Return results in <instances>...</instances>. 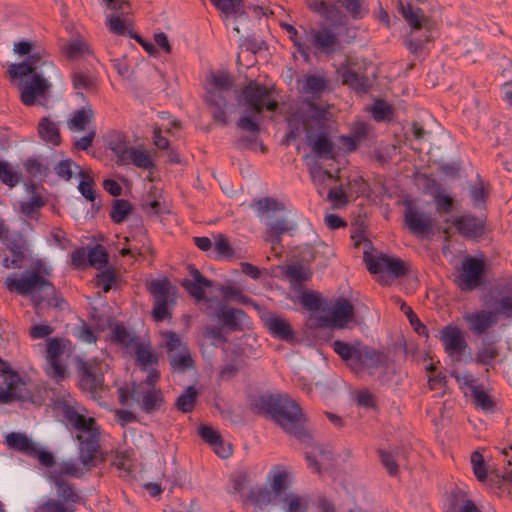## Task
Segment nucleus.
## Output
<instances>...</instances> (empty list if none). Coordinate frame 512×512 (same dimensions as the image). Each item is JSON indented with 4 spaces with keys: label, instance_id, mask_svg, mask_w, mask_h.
Listing matches in <instances>:
<instances>
[{
    "label": "nucleus",
    "instance_id": "nucleus-25",
    "mask_svg": "<svg viewBox=\"0 0 512 512\" xmlns=\"http://www.w3.org/2000/svg\"><path fill=\"white\" fill-rule=\"evenodd\" d=\"M182 285L191 296L200 301L205 299V290L212 287V282L197 269L191 268L189 278L184 279Z\"/></svg>",
    "mask_w": 512,
    "mask_h": 512
},
{
    "label": "nucleus",
    "instance_id": "nucleus-58",
    "mask_svg": "<svg viewBox=\"0 0 512 512\" xmlns=\"http://www.w3.org/2000/svg\"><path fill=\"white\" fill-rule=\"evenodd\" d=\"M497 356L498 351L496 348L490 345L484 346L476 354V362L483 365H489Z\"/></svg>",
    "mask_w": 512,
    "mask_h": 512
},
{
    "label": "nucleus",
    "instance_id": "nucleus-53",
    "mask_svg": "<svg viewBox=\"0 0 512 512\" xmlns=\"http://www.w3.org/2000/svg\"><path fill=\"white\" fill-rule=\"evenodd\" d=\"M275 497L273 491H269L267 489H259L253 495V502L255 506L259 509H265L268 507Z\"/></svg>",
    "mask_w": 512,
    "mask_h": 512
},
{
    "label": "nucleus",
    "instance_id": "nucleus-46",
    "mask_svg": "<svg viewBox=\"0 0 512 512\" xmlns=\"http://www.w3.org/2000/svg\"><path fill=\"white\" fill-rule=\"evenodd\" d=\"M310 174L314 184L318 187V191L320 194L323 193L325 189V183L330 180L336 179V177L329 171L324 170L320 166H314L310 170Z\"/></svg>",
    "mask_w": 512,
    "mask_h": 512
},
{
    "label": "nucleus",
    "instance_id": "nucleus-52",
    "mask_svg": "<svg viewBox=\"0 0 512 512\" xmlns=\"http://www.w3.org/2000/svg\"><path fill=\"white\" fill-rule=\"evenodd\" d=\"M214 247L220 257L231 258L233 256V249L223 234L214 236Z\"/></svg>",
    "mask_w": 512,
    "mask_h": 512
},
{
    "label": "nucleus",
    "instance_id": "nucleus-54",
    "mask_svg": "<svg viewBox=\"0 0 512 512\" xmlns=\"http://www.w3.org/2000/svg\"><path fill=\"white\" fill-rule=\"evenodd\" d=\"M345 7L353 18H362L368 12L364 0H345Z\"/></svg>",
    "mask_w": 512,
    "mask_h": 512
},
{
    "label": "nucleus",
    "instance_id": "nucleus-33",
    "mask_svg": "<svg viewBox=\"0 0 512 512\" xmlns=\"http://www.w3.org/2000/svg\"><path fill=\"white\" fill-rule=\"evenodd\" d=\"M5 443L12 449H15L27 456L36 453V444L25 434L19 432L9 433L5 438Z\"/></svg>",
    "mask_w": 512,
    "mask_h": 512
},
{
    "label": "nucleus",
    "instance_id": "nucleus-6",
    "mask_svg": "<svg viewBox=\"0 0 512 512\" xmlns=\"http://www.w3.org/2000/svg\"><path fill=\"white\" fill-rule=\"evenodd\" d=\"M239 104L246 108L248 114L241 116L237 125L249 132H257L259 130L256 122L257 115L264 109L274 111L278 106L272 91L257 82H250L244 88Z\"/></svg>",
    "mask_w": 512,
    "mask_h": 512
},
{
    "label": "nucleus",
    "instance_id": "nucleus-42",
    "mask_svg": "<svg viewBox=\"0 0 512 512\" xmlns=\"http://www.w3.org/2000/svg\"><path fill=\"white\" fill-rule=\"evenodd\" d=\"M21 175L16 168L6 161H0V180L11 187L20 182Z\"/></svg>",
    "mask_w": 512,
    "mask_h": 512
},
{
    "label": "nucleus",
    "instance_id": "nucleus-26",
    "mask_svg": "<svg viewBox=\"0 0 512 512\" xmlns=\"http://www.w3.org/2000/svg\"><path fill=\"white\" fill-rule=\"evenodd\" d=\"M333 349L344 361L347 362L352 370L360 365L359 361L361 359V353L364 349L362 344H349L337 340L333 342Z\"/></svg>",
    "mask_w": 512,
    "mask_h": 512
},
{
    "label": "nucleus",
    "instance_id": "nucleus-13",
    "mask_svg": "<svg viewBox=\"0 0 512 512\" xmlns=\"http://www.w3.org/2000/svg\"><path fill=\"white\" fill-rule=\"evenodd\" d=\"M169 362L174 371L183 372L193 366V360L187 345L174 332L162 334Z\"/></svg>",
    "mask_w": 512,
    "mask_h": 512
},
{
    "label": "nucleus",
    "instance_id": "nucleus-38",
    "mask_svg": "<svg viewBox=\"0 0 512 512\" xmlns=\"http://www.w3.org/2000/svg\"><path fill=\"white\" fill-rule=\"evenodd\" d=\"M456 229L463 235L476 236L481 233L482 222L471 216H462L454 221Z\"/></svg>",
    "mask_w": 512,
    "mask_h": 512
},
{
    "label": "nucleus",
    "instance_id": "nucleus-27",
    "mask_svg": "<svg viewBox=\"0 0 512 512\" xmlns=\"http://www.w3.org/2000/svg\"><path fill=\"white\" fill-rule=\"evenodd\" d=\"M212 3L219 9L226 18L234 17L235 25L233 30L239 34L240 27L237 24L238 21H242L246 18L242 0H211Z\"/></svg>",
    "mask_w": 512,
    "mask_h": 512
},
{
    "label": "nucleus",
    "instance_id": "nucleus-9",
    "mask_svg": "<svg viewBox=\"0 0 512 512\" xmlns=\"http://www.w3.org/2000/svg\"><path fill=\"white\" fill-rule=\"evenodd\" d=\"M304 43L306 44L307 53L302 56L305 61H309L312 51L314 53L330 54L335 52L339 46L336 33L327 27L304 29Z\"/></svg>",
    "mask_w": 512,
    "mask_h": 512
},
{
    "label": "nucleus",
    "instance_id": "nucleus-49",
    "mask_svg": "<svg viewBox=\"0 0 512 512\" xmlns=\"http://www.w3.org/2000/svg\"><path fill=\"white\" fill-rule=\"evenodd\" d=\"M197 396V391L193 387H189L183 394L177 399V407L182 412H190L194 405Z\"/></svg>",
    "mask_w": 512,
    "mask_h": 512
},
{
    "label": "nucleus",
    "instance_id": "nucleus-57",
    "mask_svg": "<svg viewBox=\"0 0 512 512\" xmlns=\"http://www.w3.org/2000/svg\"><path fill=\"white\" fill-rule=\"evenodd\" d=\"M283 27L289 33L290 39L297 47L298 52L301 55H306L307 49L306 44L304 43V33L302 35H299L297 29L290 24H284Z\"/></svg>",
    "mask_w": 512,
    "mask_h": 512
},
{
    "label": "nucleus",
    "instance_id": "nucleus-47",
    "mask_svg": "<svg viewBox=\"0 0 512 512\" xmlns=\"http://www.w3.org/2000/svg\"><path fill=\"white\" fill-rule=\"evenodd\" d=\"M88 261L89 264L96 269L105 267L108 262V255L104 247L101 245H96L90 249L88 253Z\"/></svg>",
    "mask_w": 512,
    "mask_h": 512
},
{
    "label": "nucleus",
    "instance_id": "nucleus-15",
    "mask_svg": "<svg viewBox=\"0 0 512 512\" xmlns=\"http://www.w3.org/2000/svg\"><path fill=\"white\" fill-rule=\"evenodd\" d=\"M149 290L154 296L153 316L156 321L169 317V304L174 302L175 289L166 278L150 282Z\"/></svg>",
    "mask_w": 512,
    "mask_h": 512
},
{
    "label": "nucleus",
    "instance_id": "nucleus-45",
    "mask_svg": "<svg viewBox=\"0 0 512 512\" xmlns=\"http://www.w3.org/2000/svg\"><path fill=\"white\" fill-rule=\"evenodd\" d=\"M54 170L59 177L68 181L72 178L73 175L79 176V170L83 169L76 163H74L72 160L66 159L59 162L55 166Z\"/></svg>",
    "mask_w": 512,
    "mask_h": 512
},
{
    "label": "nucleus",
    "instance_id": "nucleus-43",
    "mask_svg": "<svg viewBox=\"0 0 512 512\" xmlns=\"http://www.w3.org/2000/svg\"><path fill=\"white\" fill-rule=\"evenodd\" d=\"M132 211V205L123 199L114 201L110 216L115 223L123 222Z\"/></svg>",
    "mask_w": 512,
    "mask_h": 512
},
{
    "label": "nucleus",
    "instance_id": "nucleus-61",
    "mask_svg": "<svg viewBox=\"0 0 512 512\" xmlns=\"http://www.w3.org/2000/svg\"><path fill=\"white\" fill-rule=\"evenodd\" d=\"M495 313L512 318V293L502 296L495 304Z\"/></svg>",
    "mask_w": 512,
    "mask_h": 512
},
{
    "label": "nucleus",
    "instance_id": "nucleus-31",
    "mask_svg": "<svg viewBox=\"0 0 512 512\" xmlns=\"http://www.w3.org/2000/svg\"><path fill=\"white\" fill-rule=\"evenodd\" d=\"M265 326L269 332L282 340H290L293 337V332L290 324L284 318L277 315H269L265 318Z\"/></svg>",
    "mask_w": 512,
    "mask_h": 512
},
{
    "label": "nucleus",
    "instance_id": "nucleus-35",
    "mask_svg": "<svg viewBox=\"0 0 512 512\" xmlns=\"http://www.w3.org/2000/svg\"><path fill=\"white\" fill-rule=\"evenodd\" d=\"M111 339L125 348L128 353L140 342L131 331L118 324L111 328Z\"/></svg>",
    "mask_w": 512,
    "mask_h": 512
},
{
    "label": "nucleus",
    "instance_id": "nucleus-17",
    "mask_svg": "<svg viewBox=\"0 0 512 512\" xmlns=\"http://www.w3.org/2000/svg\"><path fill=\"white\" fill-rule=\"evenodd\" d=\"M130 354L135 356L141 371L146 374L144 379H147V383H157L160 379V372L157 369L159 357L152 349L151 345L147 342L140 341L133 350L130 351Z\"/></svg>",
    "mask_w": 512,
    "mask_h": 512
},
{
    "label": "nucleus",
    "instance_id": "nucleus-1",
    "mask_svg": "<svg viewBox=\"0 0 512 512\" xmlns=\"http://www.w3.org/2000/svg\"><path fill=\"white\" fill-rule=\"evenodd\" d=\"M259 412L268 414L286 433L307 444L305 450L308 467L320 472L331 460V453L320 446H312V437L305 428V417L299 406L287 395H263L256 403Z\"/></svg>",
    "mask_w": 512,
    "mask_h": 512
},
{
    "label": "nucleus",
    "instance_id": "nucleus-24",
    "mask_svg": "<svg viewBox=\"0 0 512 512\" xmlns=\"http://www.w3.org/2000/svg\"><path fill=\"white\" fill-rule=\"evenodd\" d=\"M463 319L468 324L469 329L475 334H482L493 327L497 321V313L489 310H478L467 312Z\"/></svg>",
    "mask_w": 512,
    "mask_h": 512
},
{
    "label": "nucleus",
    "instance_id": "nucleus-7",
    "mask_svg": "<svg viewBox=\"0 0 512 512\" xmlns=\"http://www.w3.org/2000/svg\"><path fill=\"white\" fill-rule=\"evenodd\" d=\"M258 216L268 226L266 240L273 245L280 243V235L288 230L286 219H274L273 214L284 210V206L272 198H264L255 203Z\"/></svg>",
    "mask_w": 512,
    "mask_h": 512
},
{
    "label": "nucleus",
    "instance_id": "nucleus-62",
    "mask_svg": "<svg viewBox=\"0 0 512 512\" xmlns=\"http://www.w3.org/2000/svg\"><path fill=\"white\" fill-rule=\"evenodd\" d=\"M301 303L305 308L315 311L321 307V298L315 292H304L301 296Z\"/></svg>",
    "mask_w": 512,
    "mask_h": 512
},
{
    "label": "nucleus",
    "instance_id": "nucleus-59",
    "mask_svg": "<svg viewBox=\"0 0 512 512\" xmlns=\"http://www.w3.org/2000/svg\"><path fill=\"white\" fill-rule=\"evenodd\" d=\"M286 277L293 283H301L308 279L309 273L301 265H291L286 270Z\"/></svg>",
    "mask_w": 512,
    "mask_h": 512
},
{
    "label": "nucleus",
    "instance_id": "nucleus-23",
    "mask_svg": "<svg viewBox=\"0 0 512 512\" xmlns=\"http://www.w3.org/2000/svg\"><path fill=\"white\" fill-rule=\"evenodd\" d=\"M231 88L232 80L227 72H211L207 76V98L212 105H224L226 100L223 94L228 92Z\"/></svg>",
    "mask_w": 512,
    "mask_h": 512
},
{
    "label": "nucleus",
    "instance_id": "nucleus-32",
    "mask_svg": "<svg viewBox=\"0 0 512 512\" xmlns=\"http://www.w3.org/2000/svg\"><path fill=\"white\" fill-rule=\"evenodd\" d=\"M399 11L412 29H420L428 24V18L424 12L410 3H400Z\"/></svg>",
    "mask_w": 512,
    "mask_h": 512
},
{
    "label": "nucleus",
    "instance_id": "nucleus-16",
    "mask_svg": "<svg viewBox=\"0 0 512 512\" xmlns=\"http://www.w3.org/2000/svg\"><path fill=\"white\" fill-rule=\"evenodd\" d=\"M368 270L373 274H379L380 280L386 284L385 277H401L407 272V265L399 258L381 254L377 257H364Z\"/></svg>",
    "mask_w": 512,
    "mask_h": 512
},
{
    "label": "nucleus",
    "instance_id": "nucleus-12",
    "mask_svg": "<svg viewBox=\"0 0 512 512\" xmlns=\"http://www.w3.org/2000/svg\"><path fill=\"white\" fill-rule=\"evenodd\" d=\"M319 321L327 327L346 328L349 323L354 321V308L348 300L344 298L336 299L323 308Z\"/></svg>",
    "mask_w": 512,
    "mask_h": 512
},
{
    "label": "nucleus",
    "instance_id": "nucleus-48",
    "mask_svg": "<svg viewBox=\"0 0 512 512\" xmlns=\"http://www.w3.org/2000/svg\"><path fill=\"white\" fill-rule=\"evenodd\" d=\"M76 338L86 344L95 343L99 337L98 331L89 327L86 323H81L74 328Z\"/></svg>",
    "mask_w": 512,
    "mask_h": 512
},
{
    "label": "nucleus",
    "instance_id": "nucleus-28",
    "mask_svg": "<svg viewBox=\"0 0 512 512\" xmlns=\"http://www.w3.org/2000/svg\"><path fill=\"white\" fill-rule=\"evenodd\" d=\"M79 369L81 371L80 384L84 390L94 392L103 389V377L95 371L92 364L80 361Z\"/></svg>",
    "mask_w": 512,
    "mask_h": 512
},
{
    "label": "nucleus",
    "instance_id": "nucleus-55",
    "mask_svg": "<svg viewBox=\"0 0 512 512\" xmlns=\"http://www.w3.org/2000/svg\"><path fill=\"white\" fill-rule=\"evenodd\" d=\"M460 385L461 388H469L471 392H473V388H478L476 383V378L468 371L459 372L454 370L451 374Z\"/></svg>",
    "mask_w": 512,
    "mask_h": 512
},
{
    "label": "nucleus",
    "instance_id": "nucleus-29",
    "mask_svg": "<svg viewBox=\"0 0 512 512\" xmlns=\"http://www.w3.org/2000/svg\"><path fill=\"white\" fill-rule=\"evenodd\" d=\"M124 158L125 159L120 163L122 166L133 164L144 170H149L154 166L150 152L143 148L131 146Z\"/></svg>",
    "mask_w": 512,
    "mask_h": 512
},
{
    "label": "nucleus",
    "instance_id": "nucleus-60",
    "mask_svg": "<svg viewBox=\"0 0 512 512\" xmlns=\"http://www.w3.org/2000/svg\"><path fill=\"white\" fill-rule=\"evenodd\" d=\"M115 282V274L112 270L106 269L100 272L96 277V285L101 287L104 292H108Z\"/></svg>",
    "mask_w": 512,
    "mask_h": 512
},
{
    "label": "nucleus",
    "instance_id": "nucleus-20",
    "mask_svg": "<svg viewBox=\"0 0 512 512\" xmlns=\"http://www.w3.org/2000/svg\"><path fill=\"white\" fill-rule=\"evenodd\" d=\"M4 384V387H0V403L9 404L14 401H33L30 389L18 374L5 376Z\"/></svg>",
    "mask_w": 512,
    "mask_h": 512
},
{
    "label": "nucleus",
    "instance_id": "nucleus-30",
    "mask_svg": "<svg viewBox=\"0 0 512 512\" xmlns=\"http://www.w3.org/2000/svg\"><path fill=\"white\" fill-rule=\"evenodd\" d=\"M283 512H307L309 498L294 492H287L278 499Z\"/></svg>",
    "mask_w": 512,
    "mask_h": 512
},
{
    "label": "nucleus",
    "instance_id": "nucleus-50",
    "mask_svg": "<svg viewBox=\"0 0 512 512\" xmlns=\"http://www.w3.org/2000/svg\"><path fill=\"white\" fill-rule=\"evenodd\" d=\"M65 52L70 58H78L89 54L90 48L85 41L77 39L67 44Z\"/></svg>",
    "mask_w": 512,
    "mask_h": 512
},
{
    "label": "nucleus",
    "instance_id": "nucleus-4",
    "mask_svg": "<svg viewBox=\"0 0 512 512\" xmlns=\"http://www.w3.org/2000/svg\"><path fill=\"white\" fill-rule=\"evenodd\" d=\"M53 268L45 260L34 261L30 268L21 274L6 277L4 284L8 291L29 296L36 307V313L44 300L54 294V286L50 281Z\"/></svg>",
    "mask_w": 512,
    "mask_h": 512
},
{
    "label": "nucleus",
    "instance_id": "nucleus-5",
    "mask_svg": "<svg viewBox=\"0 0 512 512\" xmlns=\"http://www.w3.org/2000/svg\"><path fill=\"white\" fill-rule=\"evenodd\" d=\"M326 119V110L316 106L311 102H304L300 109L289 117V125L294 129L293 133L299 134L302 131L307 133V140L312 150L324 158L333 157V146L328 139L323 136L315 138L310 134V128Z\"/></svg>",
    "mask_w": 512,
    "mask_h": 512
},
{
    "label": "nucleus",
    "instance_id": "nucleus-39",
    "mask_svg": "<svg viewBox=\"0 0 512 512\" xmlns=\"http://www.w3.org/2000/svg\"><path fill=\"white\" fill-rule=\"evenodd\" d=\"M38 133L40 137L48 143L53 145H58L60 143L58 125L47 117L41 119L38 127Z\"/></svg>",
    "mask_w": 512,
    "mask_h": 512
},
{
    "label": "nucleus",
    "instance_id": "nucleus-37",
    "mask_svg": "<svg viewBox=\"0 0 512 512\" xmlns=\"http://www.w3.org/2000/svg\"><path fill=\"white\" fill-rule=\"evenodd\" d=\"M107 147L116 156V163L118 165H120V163L125 159L124 157L126 153L131 148L126 137L121 133L110 134L107 141Z\"/></svg>",
    "mask_w": 512,
    "mask_h": 512
},
{
    "label": "nucleus",
    "instance_id": "nucleus-22",
    "mask_svg": "<svg viewBox=\"0 0 512 512\" xmlns=\"http://www.w3.org/2000/svg\"><path fill=\"white\" fill-rule=\"evenodd\" d=\"M360 365L354 368L356 373H367L382 379L388 368L387 358L373 349L364 346L361 353Z\"/></svg>",
    "mask_w": 512,
    "mask_h": 512
},
{
    "label": "nucleus",
    "instance_id": "nucleus-63",
    "mask_svg": "<svg viewBox=\"0 0 512 512\" xmlns=\"http://www.w3.org/2000/svg\"><path fill=\"white\" fill-rule=\"evenodd\" d=\"M328 200L332 202L335 208L343 207L347 203V196L342 189V187H338L335 189H330L328 192Z\"/></svg>",
    "mask_w": 512,
    "mask_h": 512
},
{
    "label": "nucleus",
    "instance_id": "nucleus-3",
    "mask_svg": "<svg viewBox=\"0 0 512 512\" xmlns=\"http://www.w3.org/2000/svg\"><path fill=\"white\" fill-rule=\"evenodd\" d=\"M57 408L77 430V439L80 443V464L73 461L63 462L59 466V473L78 478L93 466V460L99 448V427L93 418L86 417L79 410L70 396L58 401Z\"/></svg>",
    "mask_w": 512,
    "mask_h": 512
},
{
    "label": "nucleus",
    "instance_id": "nucleus-36",
    "mask_svg": "<svg viewBox=\"0 0 512 512\" xmlns=\"http://www.w3.org/2000/svg\"><path fill=\"white\" fill-rule=\"evenodd\" d=\"M94 117L93 110L89 105L75 111L67 122L68 128L73 132L85 131Z\"/></svg>",
    "mask_w": 512,
    "mask_h": 512
},
{
    "label": "nucleus",
    "instance_id": "nucleus-11",
    "mask_svg": "<svg viewBox=\"0 0 512 512\" xmlns=\"http://www.w3.org/2000/svg\"><path fill=\"white\" fill-rule=\"evenodd\" d=\"M404 223L417 237H428L433 233L434 220L421 206L411 200L404 201Z\"/></svg>",
    "mask_w": 512,
    "mask_h": 512
},
{
    "label": "nucleus",
    "instance_id": "nucleus-8",
    "mask_svg": "<svg viewBox=\"0 0 512 512\" xmlns=\"http://www.w3.org/2000/svg\"><path fill=\"white\" fill-rule=\"evenodd\" d=\"M46 373L57 382L68 376L67 367L61 363L60 358L71 351V342L65 338H52L46 344Z\"/></svg>",
    "mask_w": 512,
    "mask_h": 512
},
{
    "label": "nucleus",
    "instance_id": "nucleus-14",
    "mask_svg": "<svg viewBox=\"0 0 512 512\" xmlns=\"http://www.w3.org/2000/svg\"><path fill=\"white\" fill-rule=\"evenodd\" d=\"M58 487V498L44 500L36 508V512H74L80 497L74 490L61 482L57 477L54 479Z\"/></svg>",
    "mask_w": 512,
    "mask_h": 512
},
{
    "label": "nucleus",
    "instance_id": "nucleus-10",
    "mask_svg": "<svg viewBox=\"0 0 512 512\" xmlns=\"http://www.w3.org/2000/svg\"><path fill=\"white\" fill-rule=\"evenodd\" d=\"M111 13L106 15L108 30L116 35L132 34L131 6L126 0H103Z\"/></svg>",
    "mask_w": 512,
    "mask_h": 512
},
{
    "label": "nucleus",
    "instance_id": "nucleus-44",
    "mask_svg": "<svg viewBox=\"0 0 512 512\" xmlns=\"http://www.w3.org/2000/svg\"><path fill=\"white\" fill-rule=\"evenodd\" d=\"M251 477L247 471H235L231 475L233 489L238 494H245L250 488Z\"/></svg>",
    "mask_w": 512,
    "mask_h": 512
},
{
    "label": "nucleus",
    "instance_id": "nucleus-19",
    "mask_svg": "<svg viewBox=\"0 0 512 512\" xmlns=\"http://www.w3.org/2000/svg\"><path fill=\"white\" fill-rule=\"evenodd\" d=\"M484 261L474 257H465L460 273L457 277V285L462 290H473L480 286L484 273Z\"/></svg>",
    "mask_w": 512,
    "mask_h": 512
},
{
    "label": "nucleus",
    "instance_id": "nucleus-21",
    "mask_svg": "<svg viewBox=\"0 0 512 512\" xmlns=\"http://www.w3.org/2000/svg\"><path fill=\"white\" fill-rule=\"evenodd\" d=\"M439 334L444 351L449 357L459 358L466 352L468 344L464 332L459 327L447 325L440 330Z\"/></svg>",
    "mask_w": 512,
    "mask_h": 512
},
{
    "label": "nucleus",
    "instance_id": "nucleus-34",
    "mask_svg": "<svg viewBox=\"0 0 512 512\" xmlns=\"http://www.w3.org/2000/svg\"><path fill=\"white\" fill-rule=\"evenodd\" d=\"M269 483L275 498L279 499L287 493L285 490L290 484V475L284 468L276 467L269 475Z\"/></svg>",
    "mask_w": 512,
    "mask_h": 512
},
{
    "label": "nucleus",
    "instance_id": "nucleus-64",
    "mask_svg": "<svg viewBox=\"0 0 512 512\" xmlns=\"http://www.w3.org/2000/svg\"><path fill=\"white\" fill-rule=\"evenodd\" d=\"M54 328L48 324H36L29 329V335L32 339H42L51 335Z\"/></svg>",
    "mask_w": 512,
    "mask_h": 512
},
{
    "label": "nucleus",
    "instance_id": "nucleus-51",
    "mask_svg": "<svg viewBox=\"0 0 512 512\" xmlns=\"http://www.w3.org/2000/svg\"><path fill=\"white\" fill-rule=\"evenodd\" d=\"M471 465L476 478L479 481H484L487 477V469L483 455L479 451H475L471 454Z\"/></svg>",
    "mask_w": 512,
    "mask_h": 512
},
{
    "label": "nucleus",
    "instance_id": "nucleus-56",
    "mask_svg": "<svg viewBox=\"0 0 512 512\" xmlns=\"http://www.w3.org/2000/svg\"><path fill=\"white\" fill-rule=\"evenodd\" d=\"M472 396L476 405L483 410L490 411L493 408V401L490 396L480 387L473 388Z\"/></svg>",
    "mask_w": 512,
    "mask_h": 512
},
{
    "label": "nucleus",
    "instance_id": "nucleus-18",
    "mask_svg": "<svg viewBox=\"0 0 512 512\" xmlns=\"http://www.w3.org/2000/svg\"><path fill=\"white\" fill-rule=\"evenodd\" d=\"M156 383H147V379L134 384L132 398L146 413H153L160 409L164 402L163 393L155 387Z\"/></svg>",
    "mask_w": 512,
    "mask_h": 512
},
{
    "label": "nucleus",
    "instance_id": "nucleus-40",
    "mask_svg": "<svg viewBox=\"0 0 512 512\" xmlns=\"http://www.w3.org/2000/svg\"><path fill=\"white\" fill-rule=\"evenodd\" d=\"M78 177L80 179L78 190L86 200L93 202L96 198V195L94 189V180L90 174V171L79 170Z\"/></svg>",
    "mask_w": 512,
    "mask_h": 512
},
{
    "label": "nucleus",
    "instance_id": "nucleus-41",
    "mask_svg": "<svg viewBox=\"0 0 512 512\" xmlns=\"http://www.w3.org/2000/svg\"><path fill=\"white\" fill-rule=\"evenodd\" d=\"M327 87L326 79L321 75H309L304 77L302 90L307 94L318 95Z\"/></svg>",
    "mask_w": 512,
    "mask_h": 512
},
{
    "label": "nucleus",
    "instance_id": "nucleus-2",
    "mask_svg": "<svg viewBox=\"0 0 512 512\" xmlns=\"http://www.w3.org/2000/svg\"><path fill=\"white\" fill-rule=\"evenodd\" d=\"M13 51L20 56L29 55L22 63L10 64L8 73L12 79L19 81L22 103L32 106L49 91L51 85L46 79L45 69L55 71L54 65L46 59L44 51L34 50L32 42H17Z\"/></svg>",
    "mask_w": 512,
    "mask_h": 512
}]
</instances>
